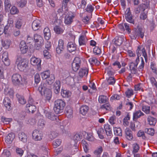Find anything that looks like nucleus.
I'll return each mask as SVG.
<instances>
[{
    "instance_id": "ea45409f",
    "label": "nucleus",
    "mask_w": 157,
    "mask_h": 157,
    "mask_svg": "<svg viewBox=\"0 0 157 157\" xmlns=\"http://www.w3.org/2000/svg\"><path fill=\"white\" fill-rule=\"evenodd\" d=\"M132 153H137L140 149L139 145L136 143H134L132 145Z\"/></svg>"
},
{
    "instance_id": "8fccbe9b",
    "label": "nucleus",
    "mask_w": 157,
    "mask_h": 157,
    "mask_svg": "<svg viewBox=\"0 0 157 157\" xmlns=\"http://www.w3.org/2000/svg\"><path fill=\"white\" fill-rule=\"evenodd\" d=\"M145 132L151 136H153L154 134L155 131L154 129L152 128H146L145 129Z\"/></svg>"
},
{
    "instance_id": "a211bd4d",
    "label": "nucleus",
    "mask_w": 157,
    "mask_h": 157,
    "mask_svg": "<svg viewBox=\"0 0 157 157\" xmlns=\"http://www.w3.org/2000/svg\"><path fill=\"white\" fill-rule=\"evenodd\" d=\"M87 40V39L85 35H80L78 39L79 45L80 46L86 45Z\"/></svg>"
},
{
    "instance_id": "338daca9",
    "label": "nucleus",
    "mask_w": 157,
    "mask_h": 157,
    "mask_svg": "<svg viewBox=\"0 0 157 157\" xmlns=\"http://www.w3.org/2000/svg\"><path fill=\"white\" fill-rule=\"evenodd\" d=\"M101 108L103 109H105L107 110H109L111 109L110 105L109 103L105 104L101 106Z\"/></svg>"
},
{
    "instance_id": "c756f323",
    "label": "nucleus",
    "mask_w": 157,
    "mask_h": 157,
    "mask_svg": "<svg viewBox=\"0 0 157 157\" xmlns=\"http://www.w3.org/2000/svg\"><path fill=\"white\" fill-rule=\"evenodd\" d=\"M61 94L63 98H68L71 96V92L69 90L62 89L61 91Z\"/></svg>"
},
{
    "instance_id": "603ef678",
    "label": "nucleus",
    "mask_w": 157,
    "mask_h": 157,
    "mask_svg": "<svg viewBox=\"0 0 157 157\" xmlns=\"http://www.w3.org/2000/svg\"><path fill=\"white\" fill-rule=\"evenodd\" d=\"M11 155L10 151L8 150L4 149L2 154V157H9Z\"/></svg>"
},
{
    "instance_id": "bf43d9fd",
    "label": "nucleus",
    "mask_w": 157,
    "mask_h": 157,
    "mask_svg": "<svg viewBox=\"0 0 157 157\" xmlns=\"http://www.w3.org/2000/svg\"><path fill=\"white\" fill-rule=\"evenodd\" d=\"M94 53L96 55H100L101 54V49L97 47H95L93 49Z\"/></svg>"
},
{
    "instance_id": "79ce46f5",
    "label": "nucleus",
    "mask_w": 157,
    "mask_h": 157,
    "mask_svg": "<svg viewBox=\"0 0 157 157\" xmlns=\"http://www.w3.org/2000/svg\"><path fill=\"white\" fill-rule=\"evenodd\" d=\"M89 62L91 64H96L98 65L100 62L95 57H92L89 59Z\"/></svg>"
},
{
    "instance_id": "69168bd1",
    "label": "nucleus",
    "mask_w": 157,
    "mask_h": 157,
    "mask_svg": "<svg viewBox=\"0 0 157 157\" xmlns=\"http://www.w3.org/2000/svg\"><path fill=\"white\" fill-rule=\"evenodd\" d=\"M109 123L112 125L114 124L116 121V117L115 116L110 117L109 119Z\"/></svg>"
},
{
    "instance_id": "2eb2a0df",
    "label": "nucleus",
    "mask_w": 157,
    "mask_h": 157,
    "mask_svg": "<svg viewBox=\"0 0 157 157\" xmlns=\"http://www.w3.org/2000/svg\"><path fill=\"white\" fill-rule=\"evenodd\" d=\"M63 41L62 39H59L58 41V44L56 48V51L58 54L61 53L64 49Z\"/></svg>"
},
{
    "instance_id": "412c9836",
    "label": "nucleus",
    "mask_w": 157,
    "mask_h": 157,
    "mask_svg": "<svg viewBox=\"0 0 157 157\" xmlns=\"http://www.w3.org/2000/svg\"><path fill=\"white\" fill-rule=\"evenodd\" d=\"M68 50L71 52L75 51L76 48V45L74 42H70L67 44Z\"/></svg>"
},
{
    "instance_id": "f3484780",
    "label": "nucleus",
    "mask_w": 157,
    "mask_h": 157,
    "mask_svg": "<svg viewBox=\"0 0 157 157\" xmlns=\"http://www.w3.org/2000/svg\"><path fill=\"white\" fill-rule=\"evenodd\" d=\"M54 31L55 33L57 34H60L63 33L65 29L61 25H56L54 27Z\"/></svg>"
},
{
    "instance_id": "a18cd8bd",
    "label": "nucleus",
    "mask_w": 157,
    "mask_h": 157,
    "mask_svg": "<svg viewBox=\"0 0 157 157\" xmlns=\"http://www.w3.org/2000/svg\"><path fill=\"white\" fill-rule=\"evenodd\" d=\"M46 116L49 119L53 121L56 119V117L53 115V113L50 112H47L46 113Z\"/></svg>"
},
{
    "instance_id": "9d476101",
    "label": "nucleus",
    "mask_w": 157,
    "mask_h": 157,
    "mask_svg": "<svg viewBox=\"0 0 157 157\" xmlns=\"http://www.w3.org/2000/svg\"><path fill=\"white\" fill-rule=\"evenodd\" d=\"M32 136L35 140L40 141L42 139L43 134L41 131L36 129L33 131Z\"/></svg>"
},
{
    "instance_id": "4d7b16f0",
    "label": "nucleus",
    "mask_w": 157,
    "mask_h": 157,
    "mask_svg": "<svg viewBox=\"0 0 157 157\" xmlns=\"http://www.w3.org/2000/svg\"><path fill=\"white\" fill-rule=\"evenodd\" d=\"M27 3L26 0H20L17 3V5L21 7H23L25 6Z\"/></svg>"
},
{
    "instance_id": "c9c22d12",
    "label": "nucleus",
    "mask_w": 157,
    "mask_h": 157,
    "mask_svg": "<svg viewBox=\"0 0 157 157\" xmlns=\"http://www.w3.org/2000/svg\"><path fill=\"white\" fill-rule=\"evenodd\" d=\"M147 120L148 124L150 125H154L156 122V120L151 116L148 117Z\"/></svg>"
},
{
    "instance_id": "bb28decb",
    "label": "nucleus",
    "mask_w": 157,
    "mask_h": 157,
    "mask_svg": "<svg viewBox=\"0 0 157 157\" xmlns=\"http://www.w3.org/2000/svg\"><path fill=\"white\" fill-rule=\"evenodd\" d=\"M144 36V30L140 28L138 29L135 33V36L136 37L140 36L141 38H143Z\"/></svg>"
},
{
    "instance_id": "393cba45",
    "label": "nucleus",
    "mask_w": 157,
    "mask_h": 157,
    "mask_svg": "<svg viewBox=\"0 0 157 157\" xmlns=\"http://www.w3.org/2000/svg\"><path fill=\"white\" fill-rule=\"evenodd\" d=\"M60 88V82L59 81H56L54 84V90L56 94L59 93Z\"/></svg>"
},
{
    "instance_id": "cd10ccee",
    "label": "nucleus",
    "mask_w": 157,
    "mask_h": 157,
    "mask_svg": "<svg viewBox=\"0 0 157 157\" xmlns=\"http://www.w3.org/2000/svg\"><path fill=\"white\" fill-rule=\"evenodd\" d=\"M89 110V107L86 105H83L80 108V112L83 115H85L87 113Z\"/></svg>"
},
{
    "instance_id": "37998d69",
    "label": "nucleus",
    "mask_w": 157,
    "mask_h": 157,
    "mask_svg": "<svg viewBox=\"0 0 157 157\" xmlns=\"http://www.w3.org/2000/svg\"><path fill=\"white\" fill-rule=\"evenodd\" d=\"M108 99L107 96L104 95L99 96L98 98V101L100 103H103L105 102Z\"/></svg>"
},
{
    "instance_id": "f8f14e48",
    "label": "nucleus",
    "mask_w": 157,
    "mask_h": 157,
    "mask_svg": "<svg viewBox=\"0 0 157 157\" xmlns=\"http://www.w3.org/2000/svg\"><path fill=\"white\" fill-rule=\"evenodd\" d=\"M8 53L7 52H4L2 55V61L5 66H8L10 65V61L8 57Z\"/></svg>"
},
{
    "instance_id": "c85d7f7f",
    "label": "nucleus",
    "mask_w": 157,
    "mask_h": 157,
    "mask_svg": "<svg viewBox=\"0 0 157 157\" xmlns=\"http://www.w3.org/2000/svg\"><path fill=\"white\" fill-rule=\"evenodd\" d=\"M15 137V135L13 133H10L8 134L6 138V142L8 144L11 143Z\"/></svg>"
},
{
    "instance_id": "ddd939ff",
    "label": "nucleus",
    "mask_w": 157,
    "mask_h": 157,
    "mask_svg": "<svg viewBox=\"0 0 157 157\" xmlns=\"http://www.w3.org/2000/svg\"><path fill=\"white\" fill-rule=\"evenodd\" d=\"M20 51L22 54H24L26 53L28 51V48L26 43L24 41L21 42L19 45Z\"/></svg>"
},
{
    "instance_id": "423d86ee",
    "label": "nucleus",
    "mask_w": 157,
    "mask_h": 157,
    "mask_svg": "<svg viewBox=\"0 0 157 157\" xmlns=\"http://www.w3.org/2000/svg\"><path fill=\"white\" fill-rule=\"evenodd\" d=\"M125 17L127 22L132 24H134V17L132 14L129 8H127L125 12Z\"/></svg>"
},
{
    "instance_id": "6e6d98bb",
    "label": "nucleus",
    "mask_w": 157,
    "mask_h": 157,
    "mask_svg": "<svg viewBox=\"0 0 157 157\" xmlns=\"http://www.w3.org/2000/svg\"><path fill=\"white\" fill-rule=\"evenodd\" d=\"M18 10L15 6H13L10 10V13L12 14H15L18 13Z\"/></svg>"
},
{
    "instance_id": "6e6552de",
    "label": "nucleus",
    "mask_w": 157,
    "mask_h": 157,
    "mask_svg": "<svg viewBox=\"0 0 157 157\" xmlns=\"http://www.w3.org/2000/svg\"><path fill=\"white\" fill-rule=\"evenodd\" d=\"M75 16V14L72 12L69 13L64 18V23L67 25H71L73 21V19Z\"/></svg>"
},
{
    "instance_id": "4c0bfd02",
    "label": "nucleus",
    "mask_w": 157,
    "mask_h": 157,
    "mask_svg": "<svg viewBox=\"0 0 157 157\" xmlns=\"http://www.w3.org/2000/svg\"><path fill=\"white\" fill-rule=\"evenodd\" d=\"M82 144L84 151L86 153H87L89 150L88 144L84 140H82Z\"/></svg>"
},
{
    "instance_id": "72a5a7b5",
    "label": "nucleus",
    "mask_w": 157,
    "mask_h": 157,
    "mask_svg": "<svg viewBox=\"0 0 157 157\" xmlns=\"http://www.w3.org/2000/svg\"><path fill=\"white\" fill-rule=\"evenodd\" d=\"M144 115V113L140 110L136 111L133 113V119H137Z\"/></svg>"
},
{
    "instance_id": "c03bdc74",
    "label": "nucleus",
    "mask_w": 157,
    "mask_h": 157,
    "mask_svg": "<svg viewBox=\"0 0 157 157\" xmlns=\"http://www.w3.org/2000/svg\"><path fill=\"white\" fill-rule=\"evenodd\" d=\"M10 42V41L8 40L2 41V46L6 49L8 48L9 47Z\"/></svg>"
},
{
    "instance_id": "e2e57ef3",
    "label": "nucleus",
    "mask_w": 157,
    "mask_h": 157,
    "mask_svg": "<svg viewBox=\"0 0 157 157\" xmlns=\"http://www.w3.org/2000/svg\"><path fill=\"white\" fill-rule=\"evenodd\" d=\"M61 143V140L60 139H57L54 141L53 144L55 147H57L60 145Z\"/></svg>"
},
{
    "instance_id": "de8ad7c7",
    "label": "nucleus",
    "mask_w": 157,
    "mask_h": 157,
    "mask_svg": "<svg viewBox=\"0 0 157 157\" xmlns=\"http://www.w3.org/2000/svg\"><path fill=\"white\" fill-rule=\"evenodd\" d=\"M44 42L43 41L42 42L36 43L34 46V48L37 50H40L44 45Z\"/></svg>"
},
{
    "instance_id": "680f3d73",
    "label": "nucleus",
    "mask_w": 157,
    "mask_h": 157,
    "mask_svg": "<svg viewBox=\"0 0 157 157\" xmlns=\"http://www.w3.org/2000/svg\"><path fill=\"white\" fill-rule=\"evenodd\" d=\"M142 109L145 113H148L150 111V107L149 106L144 105L142 106Z\"/></svg>"
},
{
    "instance_id": "13d9d810",
    "label": "nucleus",
    "mask_w": 157,
    "mask_h": 157,
    "mask_svg": "<svg viewBox=\"0 0 157 157\" xmlns=\"http://www.w3.org/2000/svg\"><path fill=\"white\" fill-rule=\"evenodd\" d=\"M16 152L17 155L21 157L23 154L24 151L21 148L17 147L16 149Z\"/></svg>"
},
{
    "instance_id": "1a4fd4ad",
    "label": "nucleus",
    "mask_w": 157,
    "mask_h": 157,
    "mask_svg": "<svg viewBox=\"0 0 157 157\" xmlns=\"http://www.w3.org/2000/svg\"><path fill=\"white\" fill-rule=\"evenodd\" d=\"M81 60L78 57H76L72 63V68L75 71H77L80 67Z\"/></svg>"
},
{
    "instance_id": "aec40b11",
    "label": "nucleus",
    "mask_w": 157,
    "mask_h": 157,
    "mask_svg": "<svg viewBox=\"0 0 157 157\" xmlns=\"http://www.w3.org/2000/svg\"><path fill=\"white\" fill-rule=\"evenodd\" d=\"M43 33L45 39L47 40H49L51 37V33L48 27H46L44 29Z\"/></svg>"
},
{
    "instance_id": "0eeeda50",
    "label": "nucleus",
    "mask_w": 157,
    "mask_h": 157,
    "mask_svg": "<svg viewBox=\"0 0 157 157\" xmlns=\"http://www.w3.org/2000/svg\"><path fill=\"white\" fill-rule=\"evenodd\" d=\"M35 102H34L33 99L30 98L28 101V103L26 105V107L29 112L33 113L36 109V107L34 105Z\"/></svg>"
},
{
    "instance_id": "09e8293b",
    "label": "nucleus",
    "mask_w": 157,
    "mask_h": 157,
    "mask_svg": "<svg viewBox=\"0 0 157 157\" xmlns=\"http://www.w3.org/2000/svg\"><path fill=\"white\" fill-rule=\"evenodd\" d=\"M149 80L153 87L157 88V82L155 78L153 77H151L149 78Z\"/></svg>"
},
{
    "instance_id": "774afa93",
    "label": "nucleus",
    "mask_w": 157,
    "mask_h": 157,
    "mask_svg": "<svg viewBox=\"0 0 157 157\" xmlns=\"http://www.w3.org/2000/svg\"><path fill=\"white\" fill-rule=\"evenodd\" d=\"M151 68L152 72L156 75H157V70L155 64L151 63Z\"/></svg>"
},
{
    "instance_id": "5fc2aeb1",
    "label": "nucleus",
    "mask_w": 157,
    "mask_h": 157,
    "mask_svg": "<svg viewBox=\"0 0 157 157\" xmlns=\"http://www.w3.org/2000/svg\"><path fill=\"white\" fill-rule=\"evenodd\" d=\"M17 97L20 103L21 104H24L26 103V100L24 99L23 96L19 95H17Z\"/></svg>"
},
{
    "instance_id": "f03ea898",
    "label": "nucleus",
    "mask_w": 157,
    "mask_h": 157,
    "mask_svg": "<svg viewBox=\"0 0 157 157\" xmlns=\"http://www.w3.org/2000/svg\"><path fill=\"white\" fill-rule=\"evenodd\" d=\"M47 86L46 84L42 83L38 88V90L42 95H44L47 100H49L52 97V92Z\"/></svg>"
},
{
    "instance_id": "a878e982",
    "label": "nucleus",
    "mask_w": 157,
    "mask_h": 157,
    "mask_svg": "<svg viewBox=\"0 0 157 157\" xmlns=\"http://www.w3.org/2000/svg\"><path fill=\"white\" fill-rule=\"evenodd\" d=\"M104 128L107 136H111L112 135L111 128L108 124H105L104 125Z\"/></svg>"
},
{
    "instance_id": "39448f33",
    "label": "nucleus",
    "mask_w": 157,
    "mask_h": 157,
    "mask_svg": "<svg viewBox=\"0 0 157 157\" xmlns=\"http://www.w3.org/2000/svg\"><path fill=\"white\" fill-rule=\"evenodd\" d=\"M41 61L40 59L35 57H32L30 59L31 64L33 66H36L37 69L39 71L41 70Z\"/></svg>"
},
{
    "instance_id": "58836bf2",
    "label": "nucleus",
    "mask_w": 157,
    "mask_h": 157,
    "mask_svg": "<svg viewBox=\"0 0 157 157\" xmlns=\"http://www.w3.org/2000/svg\"><path fill=\"white\" fill-rule=\"evenodd\" d=\"M12 121V119L11 118H7L5 116H2L1 117V121L4 124H9Z\"/></svg>"
},
{
    "instance_id": "052dcab7",
    "label": "nucleus",
    "mask_w": 157,
    "mask_h": 157,
    "mask_svg": "<svg viewBox=\"0 0 157 157\" xmlns=\"http://www.w3.org/2000/svg\"><path fill=\"white\" fill-rule=\"evenodd\" d=\"M43 55L44 57L47 59L50 58L51 56V55L47 50H44Z\"/></svg>"
},
{
    "instance_id": "f257e3e1",
    "label": "nucleus",
    "mask_w": 157,
    "mask_h": 157,
    "mask_svg": "<svg viewBox=\"0 0 157 157\" xmlns=\"http://www.w3.org/2000/svg\"><path fill=\"white\" fill-rule=\"evenodd\" d=\"M12 82L15 86H18L23 88H26L28 84L26 79L22 78L21 75L18 74H13L12 76Z\"/></svg>"
},
{
    "instance_id": "e433bc0d",
    "label": "nucleus",
    "mask_w": 157,
    "mask_h": 157,
    "mask_svg": "<svg viewBox=\"0 0 157 157\" xmlns=\"http://www.w3.org/2000/svg\"><path fill=\"white\" fill-rule=\"evenodd\" d=\"M41 78L43 79H45L47 78L50 76V72L49 71L47 70L43 72L40 74Z\"/></svg>"
},
{
    "instance_id": "9b49d317",
    "label": "nucleus",
    "mask_w": 157,
    "mask_h": 157,
    "mask_svg": "<svg viewBox=\"0 0 157 157\" xmlns=\"http://www.w3.org/2000/svg\"><path fill=\"white\" fill-rule=\"evenodd\" d=\"M136 53L137 57H140L142 54L143 56L144 57L146 61L147 59V56L146 50L144 48L141 47L140 46H138L136 51Z\"/></svg>"
},
{
    "instance_id": "864d4df0",
    "label": "nucleus",
    "mask_w": 157,
    "mask_h": 157,
    "mask_svg": "<svg viewBox=\"0 0 157 157\" xmlns=\"http://www.w3.org/2000/svg\"><path fill=\"white\" fill-rule=\"evenodd\" d=\"M136 67L135 65H134V63H131L130 65V69L132 74H135L136 73Z\"/></svg>"
},
{
    "instance_id": "b1692460",
    "label": "nucleus",
    "mask_w": 157,
    "mask_h": 157,
    "mask_svg": "<svg viewBox=\"0 0 157 157\" xmlns=\"http://www.w3.org/2000/svg\"><path fill=\"white\" fill-rule=\"evenodd\" d=\"M18 137L20 140L23 143H25L27 141V136L25 133L23 132H20L18 135Z\"/></svg>"
},
{
    "instance_id": "4be33fe9",
    "label": "nucleus",
    "mask_w": 157,
    "mask_h": 157,
    "mask_svg": "<svg viewBox=\"0 0 157 157\" xmlns=\"http://www.w3.org/2000/svg\"><path fill=\"white\" fill-rule=\"evenodd\" d=\"M88 72V69L87 68L85 67L82 68L80 70L78 75L79 76L82 78L84 76H86Z\"/></svg>"
},
{
    "instance_id": "7ed1b4c3",
    "label": "nucleus",
    "mask_w": 157,
    "mask_h": 157,
    "mask_svg": "<svg viewBox=\"0 0 157 157\" xmlns=\"http://www.w3.org/2000/svg\"><path fill=\"white\" fill-rule=\"evenodd\" d=\"M16 64L18 69L21 71H25L28 68V61L20 56L17 57L16 61Z\"/></svg>"
},
{
    "instance_id": "473e14b6",
    "label": "nucleus",
    "mask_w": 157,
    "mask_h": 157,
    "mask_svg": "<svg viewBox=\"0 0 157 157\" xmlns=\"http://www.w3.org/2000/svg\"><path fill=\"white\" fill-rule=\"evenodd\" d=\"M66 114L68 118H71L72 117L73 110L72 109L70 106H67L66 110Z\"/></svg>"
},
{
    "instance_id": "20e7f679",
    "label": "nucleus",
    "mask_w": 157,
    "mask_h": 157,
    "mask_svg": "<svg viewBox=\"0 0 157 157\" xmlns=\"http://www.w3.org/2000/svg\"><path fill=\"white\" fill-rule=\"evenodd\" d=\"M65 103L62 100L57 99L54 102V110L56 114H59L63 112L65 106Z\"/></svg>"
},
{
    "instance_id": "6ab92c4d",
    "label": "nucleus",
    "mask_w": 157,
    "mask_h": 157,
    "mask_svg": "<svg viewBox=\"0 0 157 157\" xmlns=\"http://www.w3.org/2000/svg\"><path fill=\"white\" fill-rule=\"evenodd\" d=\"M125 135L127 139L128 140H132L133 138L132 132L129 128H126L125 130Z\"/></svg>"
},
{
    "instance_id": "2f4dec72",
    "label": "nucleus",
    "mask_w": 157,
    "mask_h": 157,
    "mask_svg": "<svg viewBox=\"0 0 157 157\" xmlns=\"http://www.w3.org/2000/svg\"><path fill=\"white\" fill-rule=\"evenodd\" d=\"M4 93L6 95L9 96L10 98H13L14 94L13 90L9 88L5 89Z\"/></svg>"
},
{
    "instance_id": "3c124183",
    "label": "nucleus",
    "mask_w": 157,
    "mask_h": 157,
    "mask_svg": "<svg viewBox=\"0 0 157 157\" xmlns=\"http://www.w3.org/2000/svg\"><path fill=\"white\" fill-rule=\"evenodd\" d=\"M11 6V4L9 1V0H5V7L6 11H9Z\"/></svg>"
},
{
    "instance_id": "49530a36",
    "label": "nucleus",
    "mask_w": 157,
    "mask_h": 157,
    "mask_svg": "<svg viewBox=\"0 0 157 157\" xmlns=\"http://www.w3.org/2000/svg\"><path fill=\"white\" fill-rule=\"evenodd\" d=\"M47 78V83L48 84L50 85L54 82L55 81V77L53 74H51L50 76Z\"/></svg>"
},
{
    "instance_id": "f704fd0d",
    "label": "nucleus",
    "mask_w": 157,
    "mask_h": 157,
    "mask_svg": "<svg viewBox=\"0 0 157 157\" xmlns=\"http://www.w3.org/2000/svg\"><path fill=\"white\" fill-rule=\"evenodd\" d=\"M103 151V148L101 146H99L94 151V153L97 157H100Z\"/></svg>"
},
{
    "instance_id": "dca6fc26",
    "label": "nucleus",
    "mask_w": 157,
    "mask_h": 157,
    "mask_svg": "<svg viewBox=\"0 0 157 157\" xmlns=\"http://www.w3.org/2000/svg\"><path fill=\"white\" fill-rule=\"evenodd\" d=\"M41 26L40 21L37 19L34 20L32 24V27L34 31L38 30Z\"/></svg>"
},
{
    "instance_id": "5701e85b",
    "label": "nucleus",
    "mask_w": 157,
    "mask_h": 157,
    "mask_svg": "<svg viewBox=\"0 0 157 157\" xmlns=\"http://www.w3.org/2000/svg\"><path fill=\"white\" fill-rule=\"evenodd\" d=\"M11 101L10 99L7 97H5L3 100V103L7 110H10L11 109Z\"/></svg>"
},
{
    "instance_id": "a19ab883",
    "label": "nucleus",
    "mask_w": 157,
    "mask_h": 157,
    "mask_svg": "<svg viewBox=\"0 0 157 157\" xmlns=\"http://www.w3.org/2000/svg\"><path fill=\"white\" fill-rule=\"evenodd\" d=\"M113 130L115 135L120 136H122V130L121 128L116 127L114 128Z\"/></svg>"
},
{
    "instance_id": "4468645a",
    "label": "nucleus",
    "mask_w": 157,
    "mask_h": 157,
    "mask_svg": "<svg viewBox=\"0 0 157 157\" xmlns=\"http://www.w3.org/2000/svg\"><path fill=\"white\" fill-rule=\"evenodd\" d=\"M124 40V37L123 36H117L113 40L114 44L116 46H119L123 42Z\"/></svg>"
},
{
    "instance_id": "0e129e2a",
    "label": "nucleus",
    "mask_w": 157,
    "mask_h": 157,
    "mask_svg": "<svg viewBox=\"0 0 157 157\" xmlns=\"http://www.w3.org/2000/svg\"><path fill=\"white\" fill-rule=\"evenodd\" d=\"M107 82L109 85H113L115 82V80L113 77H110L108 79Z\"/></svg>"
},
{
    "instance_id": "7c9ffc66",
    "label": "nucleus",
    "mask_w": 157,
    "mask_h": 157,
    "mask_svg": "<svg viewBox=\"0 0 157 157\" xmlns=\"http://www.w3.org/2000/svg\"><path fill=\"white\" fill-rule=\"evenodd\" d=\"M33 38L35 43L42 42L43 41H44L43 38L37 34H34Z\"/></svg>"
}]
</instances>
